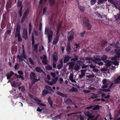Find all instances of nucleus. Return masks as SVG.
Returning a JSON list of instances; mask_svg holds the SVG:
<instances>
[{
	"label": "nucleus",
	"instance_id": "obj_1",
	"mask_svg": "<svg viewBox=\"0 0 120 120\" xmlns=\"http://www.w3.org/2000/svg\"><path fill=\"white\" fill-rule=\"evenodd\" d=\"M44 34H48V43H49L51 41V38L52 37L53 32L52 31L49 29L48 27H46Z\"/></svg>",
	"mask_w": 120,
	"mask_h": 120
},
{
	"label": "nucleus",
	"instance_id": "obj_2",
	"mask_svg": "<svg viewBox=\"0 0 120 120\" xmlns=\"http://www.w3.org/2000/svg\"><path fill=\"white\" fill-rule=\"evenodd\" d=\"M108 1L109 2L112 4L116 8H117L118 7L117 0H108Z\"/></svg>",
	"mask_w": 120,
	"mask_h": 120
},
{
	"label": "nucleus",
	"instance_id": "obj_3",
	"mask_svg": "<svg viewBox=\"0 0 120 120\" xmlns=\"http://www.w3.org/2000/svg\"><path fill=\"white\" fill-rule=\"evenodd\" d=\"M22 38L25 40L28 38L27 30L26 29H24L22 34Z\"/></svg>",
	"mask_w": 120,
	"mask_h": 120
},
{
	"label": "nucleus",
	"instance_id": "obj_4",
	"mask_svg": "<svg viewBox=\"0 0 120 120\" xmlns=\"http://www.w3.org/2000/svg\"><path fill=\"white\" fill-rule=\"evenodd\" d=\"M87 71V69L81 70V74L79 75V77L80 78H81L84 77Z\"/></svg>",
	"mask_w": 120,
	"mask_h": 120
},
{
	"label": "nucleus",
	"instance_id": "obj_5",
	"mask_svg": "<svg viewBox=\"0 0 120 120\" xmlns=\"http://www.w3.org/2000/svg\"><path fill=\"white\" fill-rule=\"evenodd\" d=\"M115 53L117 54V57L118 58H120V49H117L114 50Z\"/></svg>",
	"mask_w": 120,
	"mask_h": 120
},
{
	"label": "nucleus",
	"instance_id": "obj_6",
	"mask_svg": "<svg viewBox=\"0 0 120 120\" xmlns=\"http://www.w3.org/2000/svg\"><path fill=\"white\" fill-rule=\"evenodd\" d=\"M21 26L19 24L17 25L16 30V33L15 34H20V30L21 28Z\"/></svg>",
	"mask_w": 120,
	"mask_h": 120
},
{
	"label": "nucleus",
	"instance_id": "obj_7",
	"mask_svg": "<svg viewBox=\"0 0 120 120\" xmlns=\"http://www.w3.org/2000/svg\"><path fill=\"white\" fill-rule=\"evenodd\" d=\"M62 113H61L59 115L56 116L54 117H52V120H56L59 119H60L61 118V115H62Z\"/></svg>",
	"mask_w": 120,
	"mask_h": 120
},
{
	"label": "nucleus",
	"instance_id": "obj_8",
	"mask_svg": "<svg viewBox=\"0 0 120 120\" xmlns=\"http://www.w3.org/2000/svg\"><path fill=\"white\" fill-rule=\"evenodd\" d=\"M73 60L74 62L72 63L69 66V68L70 69H72L73 68L74 70H75V67L74 68L73 65L75 64V58L73 59Z\"/></svg>",
	"mask_w": 120,
	"mask_h": 120
},
{
	"label": "nucleus",
	"instance_id": "obj_9",
	"mask_svg": "<svg viewBox=\"0 0 120 120\" xmlns=\"http://www.w3.org/2000/svg\"><path fill=\"white\" fill-rule=\"evenodd\" d=\"M59 37L57 35L55 38L54 40L53 41L52 43L53 45H55L57 44L59 41Z\"/></svg>",
	"mask_w": 120,
	"mask_h": 120
},
{
	"label": "nucleus",
	"instance_id": "obj_10",
	"mask_svg": "<svg viewBox=\"0 0 120 120\" xmlns=\"http://www.w3.org/2000/svg\"><path fill=\"white\" fill-rule=\"evenodd\" d=\"M120 12L119 13H117L116 15H115V20L117 22L120 20Z\"/></svg>",
	"mask_w": 120,
	"mask_h": 120
},
{
	"label": "nucleus",
	"instance_id": "obj_11",
	"mask_svg": "<svg viewBox=\"0 0 120 120\" xmlns=\"http://www.w3.org/2000/svg\"><path fill=\"white\" fill-rule=\"evenodd\" d=\"M56 94L57 95L60 96L62 97L67 98L68 97L67 96L66 94L61 93L59 91L57 92H56Z\"/></svg>",
	"mask_w": 120,
	"mask_h": 120
},
{
	"label": "nucleus",
	"instance_id": "obj_12",
	"mask_svg": "<svg viewBox=\"0 0 120 120\" xmlns=\"http://www.w3.org/2000/svg\"><path fill=\"white\" fill-rule=\"evenodd\" d=\"M36 75L33 72H31L30 75V78L31 80L34 78H36Z\"/></svg>",
	"mask_w": 120,
	"mask_h": 120
},
{
	"label": "nucleus",
	"instance_id": "obj_13",
	"mask_svg": "<svg viewBox=\"0 0 120 120\" xmlns=\"http://www.w3.org/2000/svg\"><path fill=\"white\" fill-rule=\"evenodd\" d=\"M65 103L67 105H70L72 103V101L71 98H68L65 101Z\"/></svg>",
	"mask_w": 120,
	"mask_h": 120
},
{
	"label": "nucleus",
	"instance_id": "obj_14",
	"mask_svg": "<svg viewBox=\"0 0 120 120\" xmlns=\"http://www.w3.org/2000/svg\"><path fill=\"white\" fill-rule=\"evenodd\" d=\"M78 8L80 11L82 12H83L85 10L84 7L81 6L79 5H78Z\"/></svg>",
	"mask_w": 120,
	"mask_h": 120
},
{
	"label": "nucleus",
	"instance_id": "obj_15",
	"mask_svg": "<svg viewBox=\"0 0 120 120\" xmlns=\"http://www.w3.org/2000/svg\"><path fill=\"white\" fill-rule=\"evenodd\" d=\"M83 22L84 24H86L89 23V21L88 18L86 17H84L83 19Z\"/></svg>",
	"mask_w": 120,
	"mask_h": 120
},
{
	"label": "nucleus",
	"instance_id": "obj_16",
	"mask_svg": "<svg viewBox=\"0 0 120 120\" xmlns=\"http://www.w3.org/2000/svg\"><path fill=\"white\" fill-rule=\"evenodd\" d=\"M70 58V57L68 55L65 56L64 58V63H66L69 61Z\"/></svg>",
	"mask_w": 120,
	"mask_h": 120
},
{
	"label": "nucleus",
	"instance_id": "obj_17",
	"mask_svg": "<svg viewBox=\"0 0 120 120\" xmlns=\"http://www.w3.org/2000/svg\"><path fill=\"white\" fill-rule=\"evenodd\" d=\"M35 70L37 72L40 73L42 72L43 71L39 67H36L35 68Z\"/></svg>",
	"mask_w": 120,
	"mask_h": 120
},
{
	"label": "nucleus",
	"instance_id": "obj_18",
	"mask_svg": "<svg viewBox=\"0 0 120 120\" xmlns=\"http://www.w3.org/2000/svg\"><path fill=\"white\" fill-rule=\"evenodd\" d=\"M38 44L39 43H38L37 44L33 45L32 46V47L34 48L33 51H35L36 52H37L38 46Z\"/></svg>",
	"mask_w": 120,
	"mask_h": 120
},
{
	"label": "nucleus",
	"instance_id": "obj_19",
	"mask_svg": "<svg viewBox=\"0 0 120 120\" xmlns=\"http://www.w3.org/2000/svg\"><path fill=\"white\" fill-rule=\"evenodd\" d=\"M61 28V23H59L57 28L56 34L57 35L59 32V31Z\"/></svg>",
	"mask_w": 120,
	"mask_h": 120
},
{
	"label": "nucleus",
	"instance_id": "obj_20",
	"mask_svg": "<svg viewBox=\"0 0 120 120\" xmlns=\"http://www.w3.org/2000/svg\"><path fill=\"white\" fill-rule=\"evenodd\" d=\"M48 100L50 105H51V107H52V105L53 102L51 100V98L50 97H49L48 99Z\"/></svg>",
	"mask_w": 120,
	"mask_h": 120
},
{
	"label": "nucleus",
	"instance_id": "obj_21",
	"mask_svg": "<svg viewBox=\"0 0 120 120\" xmlns=\"http://www.w3.org/2000/svg\"><path fill=\"white\" fill-rule=\"evenodd\" d=\"M107 57L105 55H104L102 56L101 58V59L102 60L104 61V62L106 63V61H109L107 60H106V61L105 60H106L107 59Z\"/></svg>",
	"mask_w": 120,
	"mask_h": 120
},
{
	"label": "nucleus",
	"instance_id": "obj_22",
	"mask_svg": "<svg viewBox=\"0 0 120 120\" xmlns=\"http://www.w3.org/2000/svg\"><path fill=\"white\" fill-rule=\"evenodd\" d=\"M49 93L48 91L45 90H44L42 92V94L43 96H45Z\"/></svg>",
	"mask_w": 120,
	"mask_h": 120
},
{
	"label": "nucleus",
	"instance_id": "obj_23",
	"mask_svg": "<svg viewBox=\"0 0 120 120\" xmlns=\"http://www.w3.org/2000/svg\"><path fill=\"white\" fill-rule=\"evenodd\" d=\"M15 38H16L17 37H18V39L19 42H21L22 41V39L21 37L20 34L18 35V34H15Z\"/></svg>",
	"mask_w": 120,
	"mask_h": 120
},
{
	"label": "nucleus",
	"instance_id": "obj_24",
	"mask_svg": "<svg viewBox=\"0 0 120 120\" xmlns=\"http://www.w3.org/2000/svg\"><path fill=\"white\" fill-rule=\"evenodd\" d=\"M68 39V40L69 42H70V41H72L74 39L73 36V35H70V36H68L67 37Z\"/></svg>",
	"mask_w": 120,
	"mask_h": 120
},
{
	"label": "nucleus",
	"instance_id": "obj_25",
	"mask_svg": "<svg viewBox=\"0 0 120 120\" xmlns=\"http://www.w3.org/2000/svg\"><path fill=\"white\" fill-rule=\"evenodd\" d=\"M39 80V79H37L36 78H34L31 80H32L31 81V83L32 84H34L36 82H38Z\"/></svg>",
	"mask_w": 120,
	"mask_h": 120
},
{
	"label": "nucleus",
	"instance_id": "obj_26",
	"mask_svg": "<svg viewBox=\"0 0 120 120\" xmlns=\"http://www.w3.org/2000/svg\"><path fill=\"white\" fill-rule=\"evenodd\" d=\"M35 43V40L34 39V37L33 33L32 34V46L34 45Z\"/></svg>",
	"mask_w": 120,
	"mask_h": 120
},
{
	"label": "nucleus",
	"instance_id": "obj_27",
	"mask_svg": "<svg viewBox=\"0 0 120 120\" xmlns=\"http://www.w3.org/2000/svg\"><path fill=\"white\" fill-rule=\"evenodd\" d=\"M75 63L78 64L80 66H82L83 64V62L81 61L78 60L75 62Z\"/></svg>",
	"mask_w": 120,
	"mask_h": 120
},
{
	"label": "nucleus",
	"instance_id": "obj_28",
	"mask_svg": "<svg viewBox=\"0 0 120 120\" xmlns=\"http://www.w3.org/2000/svg\"><path fill=\"white\" fill-rule=\"evenodd\" d=\"M100 106L99 105H94V107L93 108V110H98L100 108Z\"/></svg>",
	"mask_w": 120,
	"mask_h": 120
},
{
	"label": "nucleus",
	"instance_id": "obj_29",
	"mask_svg": "<svg viewBox=\"0 0 120 120\" xmlns=\"http://www.w3.org/2000/svg\"><path fill=\"white\" fill-rule=\"evenodd\" d=\"M45 88L48 90L50 91H52V92H54V91L51 89V87L47 85H46L45 86Z\"/></svg>",
	"mask_w": 120,
	"mask_h": 120
},
{
	"label": "nucleus",
	"instance_id": "obj_30",
	"mask_svg": "<svg viewBox=\"0 0 120 120\" xmlns=\"http://www.w3.org/2000/svg\"><path fill=\"white\" fill-rule=\"evenodd\" d=\"M91 94H92V95L91 96V98L94 99L98 97V96L97 94L94 93H91Z\"/></svg>",
	"mask_w": 120,
	"mask_h": 120
},
{
	"label": "nucleus",
	"instance_id": "obj_31",
	"mask_svg": "<svg viewBox=\"0 0 120 120\" xmlns=\"http://www.w3.org/2000/svg\"><path fill=\"white\" fill-rule=\"evenodd\" d=\"M86 24V25L87 30H91V29L92 26L90 23L89 22Z\"/></svg>",
	"mask_w": 120,
	"mask_h": 120
},
{
	"label": "nucleus",
	"instance_id": "obj_32",
	"mask_svg": "<svg viewBox=\"0 0 120 120\" xmlns=\"http://www.w3.org/2000/svg\"><path fill=\"white\" fill-rule=\"evenodd\" d=\"M53 59L56 62L58 60V56L56 55H53Z\"/></svg>",
	"mask_w": 120,
	"mask_h": 120
},
{
	"label": "nucleus",
	"instance_id": "obj_33",
	"mask_svg": "<svg viewBox=\"0 0 120 120\" xmlns=\"http://www.w3.org/2000/svg\"><path fill=\"white\" fill-rule=\"evenodd\" d=\"M17 6L18 7H20L23 5L22 1H18L17 3Z\"/></svg>",
	"mask_w": 120,
	"mask_h": 120
},
{
	"label": "nucleus",
	"instance_id": "obj_34",
	"mask_svg": "<svg viewBox=\"0 0 120 120\" xmlns=\"http://www.w3.org/2000/svg\"><path fill=\"white\" fill-rule=\"evenodd\" d=\"M21 56L23 57V58L26 59V56L25 55V50L22 51V54L21 55Z\"/></svg>",
	"mask_w": 120,
	"mask_h": 120
},
{
	"label": "nucleus",
	"instance_id": "obj_35",
	"mask_svg": "<svg viewBox=\"0 0 120 120\" xmlns=\"http://www.w3.org/2000/svg\"><path fill=\"white\" fill-rule=\"evenodd\" d=\"M107 43V42L105 41H103L101 43V46L102 47H104Z\"/></svg>",
	"mask_w": 120,
	"mask_h": 120
},
{
	"label": "nucleus",
	"instance_id": "obj_36",
	"mask_svg": "<svg viewBox=\"0 0 120 120\" xmlns=\"http://www.w3.org/2000/svg\"><path fill=\"white\" fill-rule=\"evenodd\" d=\"M52 66L50 65L47 66L45 67V69L48 70H52Z\"/></svg>",
	"mask_w": 120,
	"mask_h": 120
},
{
	"label": "nucleus",
	"instance_id": "obj_37",
	"mask_svg": "<svg viewBox=\"0 0 120 120\" xmlns=\"http://www.w3.org/2000/svg\"><path fill=\"white\" fill-rule=\"evenodd\" d=\"M18 90H21L22 92H24L25 90V89L22 86H21L18 88Z\"/></svg>",
	"mask_w": 120,
	"mask_h": 120
},
{
	"label": "nucleus",
	"instance_id": "obj_38",
	"mask_svg": "<svg viewBox=\"0 0 120 120\" xmlns=\"http://www.w3.org/2000/svg\"><path fill=\"white\" fill-rule=\"evenodd\" d=\"M107 1V0H99L98 2V4H101Z\"/></svg>",
	"mask_w": 120,
	"mask_h": 120
},
{
	"label": "nucleus",
	"instance_id": "obj_39",
	"mask_svg": "<svg viewBox=\"0 0 120 120\" xmlns=\"http://www.w3.org/2000/svg\"><path fill=\"white\" fill-rule=\"evenodd\" d=\"M27 16L25 15H23L22 17L21 21V23H23L25 21L26 18Z\"/></svg>",
	"mask_w": 120,
	"mask_h": 120
},
{
	"label": "nucleus",
	"instance_id": "obj_40",
	"mask_svg": "<svg viewBox=\"0 0 120 120\" xmlns=\"http://www.w3.org/2000/svg\"><path fill=\"white\" fill-rule=\"evenodd\" d=\"M50 4L51 5L54 4L55 3L56 0H49Z\"/></svg>",
	"mask_w": 120,
	"mask_h": 120
},
{
	"label": "nucleus",
	"instance_id": "obj_41",
	"mask_svg": "<svg viewBox=\"0 0 120 120\" xmlns=\"http://www.w3.org/2000/svg\"><path fill=\"white\" fill-rule=\"evenodd\" d=\"M32 26L31 25V23H30L29 24V33L30 34L31 32V31L32 30Z\"/></svg>",
	"mask_w": 120,
	"mask_h": 120
},
{
	"label": "nucleus",
	"instance_id": "obj_42",
	"mask_svg": "<svg viewBox=\"0 0 120 120\" xmlns=\"http://www.w3.org/2000/svg\"><path fill=\"white\" fill-rule=\"evenodd\" d=\"M46 82L50 85H52L53 84H54L52 80L51 82L49 80H47Z\"/></svg>",
	"mask_w": 120,
	"mask_h": 120
},
{
	"label": "nucleus",
	"instance_id": "obj_43",
	"mask_svg": "<svg viewBox=\"0 0 120 120\" xmlns=\"http://www.w3.org/2000/svg\"><path fill=\"white\" fill-rule=\"evenodd\" d=\"M81 67L79 65L75 63V71H77L80 69Z\"/></svg>",
	"mask_w": 120,
	"mask_h": 120
},
{
	"label": "nucleus",
	"instance_id": "obj_44",
	"mask_svg": "<svg viewBox=\"0 0 120 120\" xmlns=\"http://www.w3.org/2000/svg\"><path fill=\"white\" fill-rule=\"evenodd\" d=\"M29 62L32 65H34V62L33 61L31 58L29 57Z\"/></svg>",
	"mask_w": 120,
	"mask_h": 120
},
{
	"label": "nucleus",
	"instance_id": "obj_45",
	"mask_svg": "<svg viewBox=\"0 0 120 120\" xmlns=\"http://www.w3.org/2000/svg\"><path fill=\"white\" fill-rule=\"evenodd\" d=\"M29 12V11L28 10H26L24 12L23 15L27 17V16L28 15Z\"/></svg>",
	"mask_w": 120,
	"mask_h": 120
},
{
	"label": "nucleus",
	"instance_id": "obj_46",
	"mask_svg": "<svg viewBox=\"0 0 120 120\" xmlns=\"http://www.w3.org/2000/svg\"><path fill=\"white\" fill-rule=\"evenodd\" d=\"M58 79V77H56L54 79H53L52 80L53 81V83H54V84H55L57 81Z\"/></svg>",
	"mask_w": 120,
	"mask_h": 120
},
{
	"label": "nucleus",
	"instance_id": "obj_47",
	"mask_svg": "<svg viewBox=\"0 0 120 120\" xmlns=\"http://www.w3.org/2000/svg\"><path fill=\"white\" fill-rule=\"evenodd\" d=\"M75 49H79L80 47V44H76L75 43Z\"/></svg>",
	"mask_w": 120,
	"mask_h": 120
},
{
	"label": "nucleus",
	"instance_id": "obj_48",
	"mask_svg": "<svg viewBox=\"0 0 120 120\" xmlns=\"http://www.w3.org/2000/svg\"><path fill=\"white\" fill-rule=\"evenodd\" d=\"M119 43L118 42H116V44L115 45L114 47L116 48H119L120 47L119 46Z\"/></svg>",
	"mask_w": 120,
	"mask_h": 120
},
{
	"label": "nucleus",
	"instance_id": "obj_49",
	"mask_svg": "<svg viewBox=\"0 0 120 120\" xmlns=\"http://www.w3.org/2000/svg\"><path fill=\"white\" fill-rule=\"evenodd\" d=\"M63 64H58L57 66V67L58 69H60L63 66Z\"/></svg>",
	"mask_w": 120,
	"mask_h": 120
},
{
	"label": "nucleus",
	"instance_id": "obj_50",
	"mask_svg": "<svg viewBox=\"0 0 120 120\" xmlns=\"http://www.w3.org/2000/svg\"><path fill=\"white\" fill-rule=\"evenodd\" d=\"M42 62L44 65H47L48 64L47 60H44L42 61Z\"/></svg>",
	"mask_w": 120,
	"mask_h": 120
},
{
	"label": "nucleus",
	"instance_id": "obj_51",
	"mask_svg": "<svg viewBox=\"0 0 120 120\" xmlns=\"http://www.w3.org/2000/svg\"><path fill=\"white\" fill-rule=\"evenodd\" d=\"M112 48L111 47L109 46L108 47H107L105 49L106 52H108L110 51L111 49Z\"/></svg>",
	"mask_w": 120,
	"mask_h": 120
},
{
	"label": "nucleus",
	"instance_id": "obj_52",
	"mask_svg": "<svg viewBox=\"0 0 120 120\" xmlns=\"http://www.w3.org/2000/svg\"><path fill=\"white\" fill-rule=\"evenodd\" d=\"M94 117V116L91 115V114L88 117V118L87 119V120H90V119H91L93 118Z\"/></svg>",
	"mask_w": 120,
	"mask_h": 120
},
{
	"label": "nucleus",
	"instance_id": "obj_53",
	"mask_svg": "<svg viewBox=\"0 0 120 120\" xmlns=\"http://www.w3.org/2000/svg\"><path fill=\"white\" fill-rule=\"evenodd\" d=\"M103 85L101 86V88L102 89H104L105 88H106L108 86V83H106L105 84H104Z\"/></svg>",
	"mask_w": 120,
	"mask_h": 120
},
{
	"label": "nucleus",
	"instance_id": "obj_54",
	"mask_svg": "<svg viewBox=\"0 0 120 120\" xmlns=\"http://www.w3.org/2000/svg\"><path fill=\"white\" fill-rule=\"evenodd\" d=\"M47 8L46 7H44L43 9V14H44L45 13L47 9Z\"/></svg>",
	"mask_w": 120,
	"mask_h": 120
},
{
	"label": "nucleus",
	"instance_id": "obj_55",
	"mask_svg": "<svg viewBox=\"0 0 120 120\" xmlns=\"http://www.w3.org/2000/svg\"><path fill=\"white\" fill-rule=\"evenodd\" d=\"M34 99L35 101H38L39 102H40L42 101L41 100H40L39 99L36 98H34Z\"/></svg>",
	"mask_w": 120,
	"mask_h": 120
},
{
	"label": "nucleus",
	"instance_id": "obj_56",
	"mask_svg": "<svg viewBox=\"0 0 120 120\" xmlns=\"http://www.w3.org/2000/svg\"><path fill=\"white\" fill-rule=\"evenodd\" d=\"M106 61L107 63L106 64V66L107 67H110L111 66V64L110 62H107Z\"/></svg>",
	"mask_w": 120,
	"mask_h": 120
},
{
	"label": "nucleus",
	"instance_id": "obj_57",
	"mask_svg": "<svg viewBox=\"0 0 120 120\" xmlns=\"http://www.w3.org/2000/svg\"><path fill=\"white\" fill-rule=\"evenodd\" d=\"M50 75L53 78H55L56 75L55 73L51 72L50 73Z\"/></svg>",
	"mask_w": 120,
	"mask_h": 120
},
{
	"label": "nucleus",
	"instance_id": "obj_58",
	"mask_svg": "<svg viewBox=\"0 0 120 120\" xmlns=\"http://www.w3.org/2000/svg\"><path fill=\"white\" fill-rule=\"evenodd\" d=\"M40 102H37V104H38L42 106H46V105L45 104L42 103H40Z\"/></svg>",
	"mask_w": 120,
	"mask_h": 120
},
{
	"label": "nucleus",
	"instance_id": "obj_59",
	"mask_svg": "<svg viewBox=\"0 0 120 120\" xmlns=\"http://www.w3.org/2000/svg\"><path fill=\"white\" fill-rule=\"evenodd\" d=\"M97 0H91V4L92 5H94L96 3Z\"/></svg>",
	"mask_w": 120,
	"mask_h": 120
},
{
	"label": "nucleus",
	"instance_id": "obj_60",
	"mask_svg": "<svg viewBox=\"0 0 120 120\" xmlns=\"http://www.w3.org/2000/svg\"><path fill=\"white\" fill-rule=\"evenodd\" d=\"M71 48L70 46L68 45L67 47V52H69L71 51Z\"/></svg>",
	"mask_w": 120,
	"mask_h": 120
},
{
	"label": "nucleus",
	"instance_id": "obj_61",
	"mask_svg": "<svg viewBox=\"0 0 120 120\" xmlns=\"http://www.w3.org/2000/svg\"><path fill=\"white\" fill-rule=\"evenodd\" d=\"M85 31H84L83 32L80 33V35L82 37H84L85 34Z\"/></svg>",
	"mask_w": 120,
	"mask_h": 120
},
{
	"label": "nucleus",
	"instance_id": "obj_62",
	"mask_svg": "<svg viewBox=\"0 0 120 120\" xmlns=\"http://www.w3.org/2000/svg\"><path fill=\"white\" fill-rule=\"evenodd\" d=\"M114 81L115 82V83H116L119 84L120 83V80H118L117 79H115Z\"/></svg>",
	"mask_w": 120,
	"mask_h": 120
},
{
	"label": "nucleus",
	"instance_id": "obj_63",
	"mask_svg": "<svg viewBox=\"0 0 120 120\" xmlns=\"http://www.w3.org/2000/svg\"><path fill=\"white\" fill-rule=\"evenodd\" d=\"M18 73L19 75H23V72L21 71H18Z\"/></svg>",
	"mask_w": 120,
	"mask_h": 120
},
{
	"label": "nucleus",
	"instance_id": "obj_64",
	"mask_svg": "<svg viewBox=\"0 0 120 120\" xmlns=\"http://www.w3.org/2000/svg\"><path fill=\"white\" fill-rule=\"evenodd\" d=\"M91 68H96V66L95 65H93L92 64L90 65Z\"/></svg>",
	"mask_w": 120,
	"mask_h": 120
}]
</instances>
